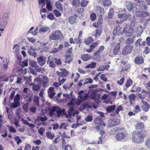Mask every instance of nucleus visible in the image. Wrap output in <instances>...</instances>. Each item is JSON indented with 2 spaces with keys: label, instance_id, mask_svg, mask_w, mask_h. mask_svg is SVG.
<instances>
[{
  "label": "nucleus",
  "instance_id": "obj_29",
  "mask_svg": "<svg viewBox=\"0 0 150 150\" xmlns=\"http://www.w3.org/2000/svg\"><path fill=\"white\" fill-rule=\"evenodd\" d=\"M42 75H40L39 77H37L34 79V82L35 83L38 82L40 83H39L41 85V83H42Z\"/></svg>",
  "mask_w": 150,
  "mask_h": 150
},
{
  "label": "nucleus",
  "instance_id": "obj_16",
  "mask_svg": "<svg viewBox=\"0 0 150 150\" xmlns=\"http://www.w3.org/2000/svg\"><path fill=\"white\" fill-rule=\"evenodd\" d=\"M30 85L32 86V90L33 91H38L40 88V83L35 84L33 83H31L30 84Z\"/></svg>",
  "mask_w": 150,
  "mask_h": 150
},
{
  "label": "nucleus",
  "instance_id": "obj_7",
  "mask_svg": "<svg viewBox=\"0 0 150 150\" xmlns=\"http://www.w3.org/2000/svg\"><path fill=\"white\" fill-rule=\"evenodd\" d=\"M120 123V120L118 119H113L112 120H110L107 126L109 128H111L119 125Z\"/></svg>",
  "mask_w": 150,
  "mask_h": 150
},
{
  "label": "nucleus",
  "instance_id": "obj_55",
  "mask_svg": "<svg viewBox=\"0 0 150 150\" xmlns=\"http://www.w3.org/2000/svg\"><path fill=\"white\" fill-rule=\"evenodd\" d=\"M54 88L53 87H50L48 91V94H55V93L54 92Z\"/></svg>",
  "mask_w": 150,
  "mask_h": 150
},
{
  "label": "nucleus",
  "instance_id": "obj_12",
  "mask_svg": "<svg viewBox=\"0 0 150 150\" xmlns=\"http://www.w3.org/2000/svg\"><path fill=\"white\" fill-rule=\"evenodd\" d=\"M38 62L41 66H43L46 62L45 58L42 56H41L37 58Z\"/></svg>",
  "mask_w": 150,
  "mask_h": 150
},
{
  "label": "nucleus",
  "instance_id": "obj_6",
  "mask_svg": "<svg viewBox=\"0 0 150 150\" xmlns=\"http://www.w3.org/2000/svg\"><path fill=\"white\" fill-rule=\"evenodd\" d=\"M133 28L128 27L127 25H125L123 30V32L126 33L127 37H130L133 35Z\"/></svg>",
  "mask_w": 150,
  "mask_h": 150
},
{
  "label": "nucleus",
  "instance_id": "obj_21",
  "mask_svg": "<svg viewBox=\"0 0 150 150\" xmlns=\"http://www.w3.org/2000/svg\"><path fill=\"white\" fill-rule=\"evenodd\" d=\"M39 97L38 96H35L33 99V101L35 105L38 107H39Z\"/></svg>",
  "mask_w": 150,
  "mask_h": 150
},
{
  "label": "nucleus",
  "instance_id": "obj_3",
  "mask_svg": "<svg viewBox=\"0 0 150 150\" xmlns=\"http://www.w3.org/2000/svg\"><path fill=\"white\" fill-rule=\"evenodd\" d=\"M62 36V34L60 31L57 30L54 31L49 36V39L53 40H59L61 39Z\"/></svg>",
  "mask_w": 150,
  "mask_h": 150
},
{
  "label": "nucleus",
  "instance_id": "obj_2",
  "mask_svg": "<svg viewBox=\"0 0 150 150\" xmlns=\"http://www.w3.org/2000/svg\"><path fill=\"white\" fill-rule=\"evenodd\" d=\"M89 94H79L78 96V100L81 102V101L88 99H92L94 100L96 102L99 103L100 100V94H90L91 97L89 98Z\"/></svg>",
  "mask_w": 150,
  "mask_h": 150
},
{
  "label": "nucleus",
  "instance_id": "obj_8",
  "mask_svg": "<svg viewBox=\"0 0 150 150\" xmlns=\"http://www.w3.org/2000/svg\"><path fill=\"white\" fill-rule=\"evenodd\" d=\"M139 97L142 100L143 105L142 106V109L145 111L147 112L148 110L150 107L149 105L147 104V103L144 100H143L144 99V97H142L141 94H139Z\"/></svg>",
  "mask_w": 150,
  "mask_h": 150
},
{
  "label": "nucleus",
  "instance_id": "obj_36",
  "mask_svg": "<svg viewBox=\"0 0 150 150\" xmlns=\"http://www.w3.org/2000/svg\"><path fill=\"white\" fill-rule=\"evenodd\" d=\"M46 135L47 137L50 139H53L55 136L54 134H52L49 132H47L46 133Z\"/></svg>",
  "mask_w": 150,
  "mask_h": 150
},
{
  "label": "nucleus",
  "instance_id": "obj_1",
  "mask_svg": "<svg viewBox=\"0 0 150 150\" xmlns=\"http://www.w3.org/2000/svg\"><path fill=\"white\" fill-rule=\"evenodd\" d=\"M48 110L49 111L50 115L52 117H60L61 116H64L66 118L70 117L72 115L74 116L76 114L79 113L78 110H75L73 108L70 107L68 111V114L66 113L65 109L62 110L61 108L59 106H54L51 108H45L47 111Z\"/></svg>",
  "mask_w": 150,
  "mask_h": 150
},
{
  "label": "nucleus",
  "instance_id": "obj_45",
  "mask_svg": "<svg viewBox=\"0 0 150 150\" xmlns=\"http://www.w3.org/2000/svg\"><path fill=\"white\" fill-rule=\"evenodd\" d=\"M144 140L142 138L138 137V139L136 140H134V142L137 144H140L143 143Z\"/></svg>",
  "mask_w": 150,
  "mask_h": 150
},
{
  "label": "nucleus",
  "instance_id": "obj_13",
  "mask_svg": "<svg viewBox=\"0 0 150 150\" xmlns=\"http://www.w3.org/2000/svg\"><path fill=\"white\" fill-rule=\"evenodd\" d=\"M132 134L138 137L142 138L144 139L146 137V135L142 132L134 131L132 133Z\"/></svg>",
  "mask_w": 150,
  "mask_h": 150
},
{
  "label": "nucleus",
  "instance_id": "obj_60",
  "mask_svg": "<svg viewBox=\"0 0 150 150\" xmlns=\"http://www.w3.org/2000/svg\"><path fill=\"white\" fill-rule=\"evenodd\" d=\"M122 108L121 105H120L118 106L117 108L115 110V112L116 114H118L119 113V112L120 111L122 110Z\"/></svg>",
  "mask_w": 150,
  "mask_h": 150
},
{
  "label": "nucleus",
  "instance_id": "obj_27",
  "mask_svg": "<svg viewBox=\"0 0 150 150\" xmlns=\"http://www.w3.org/2000/svg\"><path fill=\"white\" fill-rule=\"evenodd\" d=\"M48 82L47 77L45 76L42 75V86H45V84Z\"/></svg>",
  "mask_w": 150,
  "mask_h": 150
},
{
  "label": "nucleus",
  "instance_id": "obj_43",
  "mask_svg": "<svg viewBox=\"0 0 150 150\" xmlns=\"http://www.w3.org/2000/svg\"><path fill=\"white\" fill-rule=\"evenodd\" d=\"M103 4L105 6H109L111 4V2L110 0H105L103 1Z\"/></svg>",
  "mask_w": 150,
  "mask_h": 150
},
{
  "label": "nucleus",
  "instance_id": "obj_28",
  "mask_svg": "<svg viewBox=\"0 0 150 150\" xmlns=\"http://www.w3.org/2000/svg\"><path fill=\"white\" fill-rule=\"evenodd\" d=\"M135 38V37L134 36L132 38H128L126 41V43L128 44H132L134 42V38Z\"/></svg>",
  "mask_w": 150,
  "mask_h": 150
},
{
  "label": "nucleus",
  "instance_id": "obj_14",
  "mask_svg": "<svg viewBox=\"0 0 150 150\" xmlns=\"http://www.w3.org/2000/svg\"><path fill=\"white\" fill-rule=\"evenodd\" d=\"M126 137L125 133L123 132H119L117 133L115 136L117 140L120 141L124 139Z\"/></svg>",
  "mask_w": 150,
  "mask_h": 150
},
{
  "label": "nucleus",
  "instance_id": "obj_37",
  "mask_svg": "<svg viewBox=\"0 0 150 150\" xmlns=\"http://www.w3.org/2000/svg\"><path fill=\"white\" fill-rule=\"evenodd\" d=\"M28 53L30 55L33 56L34 57H37V53L34 51L29 50L28 51Z\"/></svg>",
  "mask_w": 150,
  "mask_h": 150
},
{
  "label": "nucleus",
  "instance_id": "obj_53",
  "mask_svg": "<svg viewBox=\"0 0 150 150\" xmlns=\"http://www.w3.org/2000/svg\"><path fill=\"white\" fill-rule=\"evenodd\" d=\"M107 68V66H102L97 69L98 71H102L105 70Z\"/></svg>",
  "mask_w": 150,
  "mask_h": 150
},
{
  "label": "nucleus",
  "instance_id": "obj_50",
  "mask_svg": "<svg viewBox=\"0 0 150 150\" xmlns=\"http://www.w3.org/2000/svg\"><path fill=\"white\" fill-rule=\"evenodd\" d=\"M93 80L90 78H88L86 79L85 82H84L83 83V85L84 86L85 84H86L87 83H92L93 82Z\"/></svg>",
  "mask_w": 150,
  "mask_h": 150
},
{
  "label": "nucleus",
  "instance_id": "obj_63",
  "mask_svg": "<svg viewBox=\"0 0 150 150\" xmlns=\"http://www.w3.org/2000/svg\"><path fill=\"white\" fill-rule=\"evenodd\" d=\"M146 145L148 147L150 148V138H148L146 142Z\"/></svg>",
  "mask_w": 150,
  "mask_h": 150
},
{
  "label": "nucleus",
  "instance_id": "obj_34",
  "mask_svg": "<svg viewBox=\"0 0 150 150\" xmlns=\"http://www.w3.org/2000/svg\"><path fill=\"white\" fill-rule=\"evenodd\" d=\"M83 107L84 108H92L93 107H94V109L96 108V107L93 105H90L89 103H88L84 104L83 105Z\"/></svg>",
  "mask_w": 150,
  "mask_h": 150
},
{
  "label": "nucleus",
  "instance_id": "obj_11",
  "mask_svg": "<svg viewBox=\"0 0 150 150\" xmlns=\"http://www.w3.org/2000/svg\"><path fill=\"white\" fill-rule=\"evenodd\" d=\"M61 70L62 71L59 72L57 71V74L62 77L67 76L69 74V72L67 69H62Z\"/></svg>",
  "mask_w": 150,
  "mask_h": 150
},
{
  "label": "nucleus",
  "instance_id": "obj_38",
  "mask_svg": "<svg viewBox=\"0 0 150 150\" xmlns=\"http://www.w3.org/2000/svg\"><path fill=\"white\" fill-rule=\"evenodd\" d=\"M76 20V18L73 16H71L69 18V22L71 24H72L75 22Z\"/></svg>",
  "mask_w": 150,
  "mask_h": 150
},
{
  "label": "nucleus",
  "instance_id": "obj_35",
  "mask_svg": "<svg viewBox=\"0 0 150 150\" xmlns=\"http://www.w3.org/2000/svg\"><path fill=\"white\" fill-rule=\"evenodd\" d=\"M56 94H48V96L50 98H54L56 100H58L59 98L60 97L61 94H57L56 96L55 95Z\"/></svg>",
  "mask_w": 150,
  "mask_h": 150
},
{
  "label": "nucleus",
  "instance_id": "obj_26",
  "mask_svg": "<svg viewBox=\"0 0 150 150\" xmlns=\"http://www.w3.org/2000/svg\"><path fill=\"white\" fill-rule=\"evenodd\" d=\"M93 38L91 37H89L84 40V42L86 45H88L93 42Z\"/></svg>",
  "mask_w": 150,
  "mask_h": 150
},
{
  "label": "nucleus",
  "instance_id": "obj_58",
  "mask_svg": "<svg viewBox=\"0 0 150 150\" xmlns=\"http://www.w3.org/2000/svg\"><path fill=\"white\" fill-rule=\"evenodd\" d=\"M28 65V60L26 59L23 62L22 64L21 65V68H23L24 67H26Z\"/></svg>",
  "mask_w": 150,
  "mask_h": 150
},
{
  "label": "nucleus",
  "instance_id": "obj_52",
  "mask_svg": "<svg viewBox=\"0 0 150 150\" xmlns=\"http://www.w3.org/2000/svg\"><path fill=\"white\" fill-rule=\"evenodd\" d=\"M15 141L17 142V143L18 145L22 142L21 140L20 139L19 137L18 136L16 137L15 138Z\"/></svg>",
  "mask_w": 150,
  "mask_h": 150
},
{
  "label": "nucleus",
  "instance_id": "obj_41",
  "mask_svg": "<svg viewBox=\"0 0 150 150\" xmlns=\"http://www.w3.org/2000/svg\"><path fill=\"white\" fill-rule=\"evenodd\" d=\"M137 29L138 30V32L139 33L138 35H140L143 33V27L142 26H140L137 27Z\"/></svg>",
  "mask_w": 150,
  "mask_h": 150
},
{
  "label": "nucleus",
  "instance_id": "obj_10",
  "mask_svg": "<svg viewBox=\"0 0 150 150\" xmlns=\"http://www.w3.org/2000/svg\"><path fill=\"white\" fill-rule=\"evenodd\" d=\"M97 85H93L89 87V89H90V91H92V93L91 94H97L96 93L97 92H101L103 91V89L100 88L92 89V88H97Z\"/></svg>",
  "mask_w": 150,
  "mask_h": 150
},
{
  "label": "nucleus",
  "instance_id": "obj_15",
  "mask_svg": "<svg viewBox=\"0 0 150 150\" xmlns=\"http://www.w3.org/2000/svg\"><path fill=\"white\" fill-rule=\"evenodd\" d=\"M134 62L137 64H141L144 62V59L141 56H138L135 58Z\"/></svg>",
  "mask_w": 150,
  "mask_h": 150
},
{
  "label": "nucleus",
  "instance_id": "obj_32",
  "mask_svg": "<svg viewBox=\"0 0 150 150\" xmlns=\"http://www.w3.org/2000/svg\"><path fill=\"white\" fill-rule=\"evenodd\" d=\"M50 28L47 26H45L41 27L39 29V32L41 33V32H45L47 31Z\"/></svg>",
  "mask_w": 150,
  "mask_h": 150
},
{
  "label": "nucleus",
  "instance_id": "obj_25",
  "mask_svg": "<svg viewBox=\"0 0 150 150\" xmlns=\"http://www.w3.org/2000/svg\"><path fill=\"white\" fill-rule=\"evenodd\" d=\"M114 12L113 8H110L108 13V18L109 19L112 18L114 15Z\"/></svg>",
  "mask_w": 150,
  "mask_h": 150
},
{
  "label": "nucleus",
  "instance_id": "obj_62",
  "mask_svg": "<svg viewBox=\"0 0 150 150\" xmlns=\"http://www.w3.org/2000/svg\"><path fill=\"white\" fill-rule=\"evenodd\" d=\"M84 9L82 8H79L76 9V12L79 13H82L84 11Z\"/></svg>",
  "mask_w": 150,
  "mask_h": 150
},
{
  "label": "nucleus",
  "instance_id": "obj_40",
  "mask_svg": "<svg viewBox=\"0 0 150 150\" xmlns=\"http://www.w3.org/2000/svg\"><path fill=\"white\" fill-rule=\"evenodd\" d=\"M132 84V80L131 79H128L125 85L126 87L127 88H128Z\"/></svg>",
  "mask_w": 150,
  "mask_h": 150
},
{
  "label": "nucleus",
  "instance_id": "obj_59",
  "mask_svg": "<svg viewBox=\"0 0 150 150\" xmlns=\"http://www.w3.org/2000/svg\"><path fill=\"white\" fill-rule=\"evenodd\" d=\"M90 18L92 21H94L96 18V15L95 13H92L90 16Z\"/></svg>",
  "mask_w": 150,
  "mask_h": 150
},
{
  "label": "nucleus",
  "instance_id": "obj_19",
  "mask_svg": "<svg viewBox=\"0 0 150 150\" xmlns=\"http://www.w3.org/2000/svg\"><path fill=\"white\" fill-rule=\"evenodd\" d=\"M91 56L89 54H85L81 57V59L84 61L86 62L91 59Z\"/></svg>",
  "mask_w": 150,
  "mask_h": 150
},
{
  "label": "nucleus",
  "instance_id": "obj_44",
  "mask_svg": "<svg viewBox=\"0 0 150 150\" xmlns=\"http://www.w3.org/2000/svg\"><path fill=\"white\" fill-rule=\"evenodd\" d=\"M80 4L79 0H73V5L76 7H77Z\"/></svg>",
  "mask_w": 150,
  "mask_h": 150
},
{
  "label": "nucleus",
  "instance_id": "obj_20",
  "mask_svg": "<svg viewBox=\"0 0 150 150\" xmlns=\"http://www.w3.org/2000/svg\"><path fill=\"white\" fill-rule=\"evenodd\" d=\"M103 120L101 117L98 116L95 118L94 120V123L96 125H99L101 123Z\"/></svg>",
  "mask_w": 150,
  "mask_h": 150
},
{
  "label": "nucleus",
  "instance_id": "obj_51",
  "mask_svg": "<svg viewBox=\"0 0 150 150\" xmlns=\"http://www.w3.org/2000/svg\"><path fill=\"white\" fill-rule=\"evenodd\" d=\"M46 7L49 11H51L52 9V6L51 3L47 1V3Z\"/></svg>",
  "mask_w": 150,
  "mask_h": 150
},
{
  "label": "nucleus",
  "instance_id": "obj_33",
  "mask_svg": "<svg viewBox=\"0 0 150 150\" xmlns=\"http://www.w3.org/2000/svg\"><path fill=\"white\" fill-rule=\"evenodd\" d=\"M72 58L70 55H68L67 56L65 59L64 62L66 63H68L70 64L72 60Z\"/></svg>",
  "mask_w": 150,
  "mask_h": 150
},
{
  "label": "nucleus",
  "instance_id": "obj_57",
  "mask_svg": "<svg viewBox=\"0 0 150 150\" xmlns=\"http://www.w3.org/2000/svg\"><path fill=\"white\" fill-rule=\"evenodd\" d=\"M93 119V117L91 115H88L86 118L85 120L87 122H91Z\"/></svg>",
  "mask_w": 150,
  "mask_h": 150
},
{
  "label": "nucleus",
  "instance_id": "obj_5",
  "mask_svg": "<svg viewBox=\"0 0 150 150\" xmlns=\"http://www.w3.org/2000/svg\"><path fill=\"white\" fill-rule=\"evenodd\" d=\"M133 47L130 45H127L123 47L122 50V54L124 55H126L131 52Z\"/></svg>",
  "mask_w": 150,
  "mask_h": 150
},
{
  "label": "nucleus",
  "instance_id": "obj_30",
  "mask_svg": "<svg viewBox=\"0 0 150 150\" xmlns=\"http://www.w3.org/2000/svg\"><path fill=\"white\" fill-rule=\"evenodd\" d=\"M96 64L95 62H92L90 64L86 65L85 67V68H93L95 67Z\"/></svg>",
  "mask_w": 150,
  "mask_h": 150
},
{
  "label": "nucleus",
  "instance_id": "obj_61",
  "mask_svg": "<svg viewBox=\"0 0 150 150\" xmlns=\"http://www.w3.org/2000/svg\"><path fill=\"white\" fill-rule=\"evenodd\" d=\"M38 131L40 134L42 135L43 134L45 131V129L43 127H41L38 130Z\"/></svg>",
  "mask_w": 150,
  "mask_h": 150
},
{
  "label": "nucleus",
  "instance_id": "obj_56",
  "mask_svg": "<svg viewBox=\"0 0 150 150\" xmlns=\"http://www.w3.org/2000/svg\"><path fill=\"white\" fill-rule=\"evenodd\" d=\"M54 13L57 17H59L61 16V13L57 10L55 9L54 10Z\"/></svg>",
  "mask_w": 150,
  "mask_h": 150
},
{
  "label": "nucleus",
  "instance_id": "obj_64",
  "mask_svg": "<svg viewBox=\"0 0 150 150\" xmlns=\"http://www.w3.org/2000/svg\"><path fill=\"white\" fill-rule=\"evenodd\" d=\"M38 119L40 120L41 121H45L47 120V118L46 116L44 117H38Z\"/></svg>",
  "mask_w": 150,
  "mask_h": 150
},
{
  "label": "nucleus",
  "instance_id": "obj_54",
  "mask_svg": "<svg viewBox=\"0 0 150 150\" xmlns=\"http://www.w3.org/2000/svg\"><path fill=\"white\" fill-rule=\"evenodd\" d=\"M129 99L130 103H132V100H133L135 98V96L134 94H130L129 96Z\"/></svg>",
  "mask_w": 150,
  "mask_h": 150
},
{
  "label": "nucleus",
  "instance_id": "obj_47",
  "mask_svg": "<svg viewBox=\"0 0 150 150\" xmlns=\"http://www.w3.org/2000/svg\"><path fill=\"white\" fill-rule=\"evenodd\" d=\"M88 1L86 0H82L81 3V5L82 7H84L86 6Z\"/></svg>",
  "mask_w": 150,
  "mask_h": 150
},
{
  "label": "nucleus",
  "instance_id": "obj_23",
  "mask_svg": "<svg viewBox=\"0 0 150 150\" xmlns=\"http://www.w3.org/2000/svg\"><path fill=\"white\" fill-rule=\"evenodd\" d=\"M116 105H113L108 106L106 109V110L108 112L114 111L115 109Z\"/></svg>",
  "mask_w": 150,
  "mask_h": 150
},
{
  "label": "nucleus",
  "instance_id": "obj_22",
  "mask_svg": "<svg viewBox=\"0 0 150 150\" xmlns=\"http://www.w3.org/2000/svg\"><path fill=\"white\" fill-rule=\"evenodd\" d=\"M139 6L141 9L143 11H146L147 8V6L145 4L144 1L140 2Z\"/></svg>",
  "mask_w": 150,
  "mask_h": 150
},
{
  "label": "nucleus",
  "instance_id": "obj_9",
  "mask_svg": "<svg viewBox=\"0 0 150 150\" xmlns=\"http://www.w3.org/2000/svg\"><path fill=\"white\" fill-rule=\"evenodd\" d=\"M119 27V25H118V26H116V27L114 28L113 32V40L114 39L115 36L117 35H119L121 33L122 28H120L118 29Z\"/></svg>",
  "mask_w": 150,
  "mask_h": 150
},
{
  "label": "nucleus",
  "instance_id": "obj_42",
  "mask_svg": "<svg viewBox=\"0 0 150 150\" xmlns=\"http://www.w3.org/2000/svg\"><path fill=\"white\" fill-rule=\"evenodd\" d=\"M29 64L32 67H35L37 65V62L33 60L30 61L29 62Z\"/></svg>",
  "mask_w": 150,
  "mask_h": 150
},
{
  "label": "nucleus",
  "instance_id": "obj_39",
  "mask_svg": "<svg viewBox=\"0 0 150 150\" xmlns=\"http://www.w3.org/2000/svg\"><path fill=\"white\" fill-rule=\"evenodd\" d=\"M68 126V125L66 123H62L59 127V128L60 129H67V127Z\"/></svg>",
  "mask_w": 150,
  "mask_h": 150
},
{
  "label": "nucleus",
  "instance_id": "obj_24",
  "mask_svg": "<svg viewBox=\"0 0 150 150\" xmlns=\"http://www.w3.org/2000/svg\"><path fill=\"white\" fill-rule=\"evenodd\" d=\"M144 127V125L142 122H139L136 125V129H143Z\"/></svg>",
  "mask_w": 150,
  "mask_h": 150
},
{
  "label": "nucleus",
  "instance_id": "obj_17",
  "mask_svg": "<svg viewBox=\"0 0 150 150\" xmlns=\"http://www.w3.org/2000/svg\"><path fill=\"white\" fill-rule=\"evenodd\" d=\"M126 5L127 9L129 11H131L132 10L134 11L136 9L135 8L133 7V4L129 1H127L126 2Z\"/></svg>",
  "mask_w": 150,
  "mask_h": 150
},
{
  "label": "nucleus",
  "instance_id": "obj_18",
  "mask_svg": "<svg viewBox=\"0 0 150 150\" xmlns=\"http://www.w3.org/2000/svg\"><path fill=\"white\" fill-rule=\"evenodd\" d=\"M120 43H118L115 46V48L113 50V53L114 55H117L120 51Z\"/></svg>",
  "mask_w": 150,
  "mask_h": 150
},
{
  "label": "nucleus",
  "instance_id": "obj_48",
  "mask_svg": "<svg viewBox=\"0 0 150 150\" xmlns=\"http://www.w3.org/2000/svg\"><path fill=\"white\" fill-rule=\"evenodd\" d=\"M135 21L134 19V16L133 19H132V20H131V22L130 23V26L129 27L132 28H134L135 26Z\"/></svg>",
  "mask_w": 150,
  "mask_h": 150
},
{
  "label": "nucleus",
  "instance_id": "obj_31",
  "mask_svg": "<svg viewBox=\"0 0 150 150\" xmlns=\"http://www.w3.org/2000/svg\"><path fill=\"white\" fill-rule=\"evenodd\" d=\"M55 4L56 8L57 9L59 10L62 11L63 10V8L62 7L61 4L58 1H57L55 3Z\"/></svg>",
  "mask_w": 150,
  "mask_h": 150
},
{
  "label": "nucleus",
  "instance_id": "obj_49",
  "mask_svg": "<svg viewBox=\"0 0 150 150\" xmlns=\"http://www.w3.org/2000/svg\"><path fill=\"white\" fill-rule=\"evenodd\" d=\"M20 96L19 94H16L14 99V102L16 103H19V101L20 100Z\"/></svg>",
  "mask_w": 150,
  "mask_h": 150
},
{
  "label": "nucleus",
  "instance_id": "obj_46",
  "mask_svg": "<svg viewBox=\"0 0 150 150\" xmlns=\"http://www.w3.org/2000/svg\"><path fill=\"white\" fill-rule=\"evenodd\" d=\"M20 105L19 103H11L10 104V107L15 108Z\"/></svg>",
  "mask_w": 150,
  "mask_h": 150
},
{
  "label": "nucleus",
  "instance_id": "obj_4",
  "mask_svg": "<svg viewBox=\"0 0 150 150\" xmlns=\"http://www.w3.org/2000/svg\"><path fill=\"white\" fill-rule=\"evenodd\" d=\"M123 12H124L123 13L119 12L118 14V17L120 19V21L121 23L127 21L128 18L131 16L129 13H125L126 12L125 9H124Z\"/></svg>",
  "mask_w": 150,
  "mask_h": 150
}]
</instances>
